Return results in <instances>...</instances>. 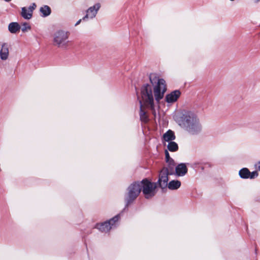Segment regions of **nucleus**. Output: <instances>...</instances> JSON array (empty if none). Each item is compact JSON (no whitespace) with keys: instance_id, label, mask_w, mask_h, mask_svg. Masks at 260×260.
Listing matches in <instances>:
<instances>
[{"instance_id":"obj_1","label":"nucleus","mask_w":260,"mask_h":260,"mask_svg":"<svg viewBox=\"0 0 260 260\" xmlns=\"http://www.w3.org/2000/svg\"><path fill=\"white\" fill-rule=\"evenodd\" d=\"M150 81L153 86V94L152 87L148 84H145L141 88V100L140 101L141 120L145 123L149 120L146 112L144 110V107L150 108L153 111V114L155 116L154 111V99L158 104L164 96L167 91L165 81L160 78L155 73H152L149 76Z\"/></svg>"},{"instance_id":"obj_2","label":"nucleus","mask_w":260,"mask_h":260,"mask_svg":"<svg viewBox=\"0 0 260 260\" xmlns=\"http://www.w3.org/2000/svg\"><path fill=\"white\" fill-rule=\"evenodd\" d=\"M182 118L183 125L189 133L194 134L201 131V126L199 119L194 113L186 112L183 115Z\"/></svg>"},{"instance_id":"obj_3","label":"nucleus","mask_w":260,"mask_h":260,"mask_svg":"<svg viewBox=\"0 0 260 260\" xmlns=\"http://www.w3.org/2000/svg\"><path fill=\"white\" fill-rule=\"evenodd\" d=\"M139 183L141 184V190L147 199H150L156 194V183H152L147 179H144Z\"/></svg>"},{"instance_id":"obj_4","label":"nucleus","mask_w":260,"mask_h":260,"mask_svg":"<svg viewBox=\"0 0 260 260\" xmlns=\"http://www.w3.org/2000/svg\"><path fill=\"white\" fill-rule=\"evenodd\" d=\"M69 34L64 30H59L56 32L53 36V43L59 48H65L68 46V41Z\"/></svg>"},{"instance_id":"obj_5","label":"nucleus","mask_w":260,"mask_h":260,"mask_svg":"<svg viewBox=\"0 0 260 260\" xmlns=\"http://www.w3.org/2000/svg\"><path fill=\"white\" fill-rule=\"evenodd\" d=\"M127 194L125 198L127 205L134 201L141 191V184L135 182L131 184L127 188Z\"/></svg>"},{"instance_id":"obj_6","label":"nucleus","mask_w":260,"mask_h":260,"mask_svg":"<svg viewBox=\"0 0 260 260\" xmlns=\"http://www.w3.org/2000/svg\"><path fill=\"white\" fill-rule=\"evenodd\" d=\"M173 174L167 167H164L159 172L158 183L161 188L167 186L169 180L168 176Z\"/></svg>"},{"instance_id":"obj_7","label":"nucleus","mask_w":260,"mask_h":260,"mask_svg":"<svg viewBox=\"0 0 260 260\" xmlns=\"http://www.w3.org/2000/svg\"><path fill=\"white\" fill-rule=\"evenodd\" d=\"M119 219V215H116L113 218L109 220L108 221H106L105 222L102 223L100 224V230L102 232H109L110 229L113 228L116 222L118 221Z\"/></svg>"},{"instance_id":"obj_8","label":"nucleus","mask_w":260,"mask_h":260,"mask_svg":"<svg viewBox=\"0 0 260 260\" xmlns=\"http://www.w3.org/2000/svg\"><path fill=\"white\" fill-rule=\"evenodd\" d=\"M181 94V92L178 90H174L166 95L165 100L169 104L173 103L177 101Z\"/></svg>"},{"instance_id":"obj_9","label":"nucleus","mask_w":260,"mask_h":260,"mask_svg":"<svg viewBox=\"0 0 260 260\" xmlns=\"http://www.w3.org/2000/svg\"><path fill=\"white\" fill-rule=\"evenodd\" d=\"M36 7V4L33 3L32 5L28 8L27 14H26V12L27 11V9L25 7L22 8L21 13V16L26 19H30L32 17V12Z\"/></svg>"},{"instance_id":"obj_10","label":"nucleus","mask_w":260,"mask_h":260,"mask_svg":"<svg viewBox=\"0 0 260 260\" xmlns=\"http://www.w3.org/2000/svg\"><path fill=\"white\" fill-rule=\"evenodd\" d=\"M187 170L185 164L181 163L176 166L175 174L178 176H183L187 173Z\"/></svg>"},{"instance_id":"obj_11","label":"nucleus","mask_w":260,"mask_h":260,"mask_svg":"<svg viewBox=\"0 0 260 260\" xmlns=\"http://www.w3.org/2000/svg\"><path fill=\"white\" fill-rule=\"evenodd\" d=\"M163 139L165 145H166V142L169 143L170 142L173 141V140L175 139L174 133L171 130L168 131L166 133L164 134Z\"/></svg>"},{"instance_id":"obj_12","label":"nucleus","mask_w":260,"mask_h":260,"mask_svg":"<svg viewBox=\"0 0 260 260\" xmlns=\"http://www.w3.org/2000/svg\"><path fill=\"white\" fill-rule=\"evenodd\" d=\"M9 55V48L7 44H3L0 51V57L2 60H6Z\"/></svg>"},{"instance_id":"obj_13","label":"nucleus","mask_w":260,"mask_h":260,"mask_svg":"<svg viewBox=\"0 0 260 260\" xmlns=\"http://www.w3.org/2000/svg\"><path fill=\"white\" fill-rule=\"evenodd\" d=\"M97 11L95 7H90L87 11L86 15L83 18V20H85L87 18H92L94 17L96 14Z\"/></svg>"},{"instance_id":"obj_14","label":"nucleus","mask_w":260,"mask_h":260,"mask_svg":"<svg viewBox=\"0 0 260 260\" xmlns=\"http://www.w3.org/2000/svg\"><path fill=\"white\" fill-rule=\"evenodd\" d=\"M181 186V182L179 180H172L169 183L167 186L171 190H176L179 188Z\"/></svg>"},{"instance_id":"obj_15","label":"nucleus","mask_w":260,"mask_h":260,"mask_svg":"<svg viewBox=\"0 0 260 260\" xmlns=\"http://www.w3.org/2000/svg\"><path fill=\"white\" fill-rule=\"evenodd\" d=\"M8 28L11 33L15 34L19 30L20 27L18 23L12 22L9 24Z\"/></svg>"},{"instance_id":"obj_16","label":"nucleus","mask_w":260,"mask_h":260,"mask_svg":"<svg viewBox=\"0 0 260 260\" xmlns=\"http://www.w3.org/2000/svg\"><path fill=\"white\" fill-rule=\"evenodd\" d=\"M239 174L242 178L247 179L250 176V171L247 168H243L239 171Z\"/></svg>"},{"instance_id":"obj_17","label":"nucleus","mask_w":260,"mask_h":260,"mask_svg":"<svg viewBox=\"0 0 260 260\" xmlns=\"http://www.w3.org/2000/svg\"><path fill=\"white\" fill-rule=\"evenodd\" d=\"M167 148L169 151L172 152H175L178 150V146L176 142L172 141L168 143L167 145Z\"/></svg>"},{"instance_id":"obj_18","label":"nucleus","mask_w":260,"mask_h":260,"mask_svg":"<svg viewBox=\"0 0 260 260\" xmlns=\"http://www.w3.org/2000/svg\"><path fill=\"white\" fill-rule=\"evenodd\" d=\"M40 12L43 14L44 17L49 15L51 13V9L48 6H44L40 8Z\"/></svg>"},{"instance_id":"obj_19","label":"nucleus","mask_w":260,"mask_h":260,"mask_svg":"<svg viewBox=\"0 0 260 260\" xmlns=\"http://www.w3.org/2000/svg\"><path fill=\"white\" fill-rule=\"evenodd\" d=\"M169 167L168 168L169 170H171L172 172H173V167L175 166V162L174 160L171 158L169 159V161H166Z\"/></svg>"},{"instance_id":"obj_20","label":"nucleus","mask_w":260,"mask_h":260,"mask_svg":"<svg viewBox=\"0 0 260 260\" xmlns=\"http://www.w3.org/2000/svg\"><path fill=\"white\" fill-rule=\"evenodd\" d=\"M31 28L30 26L27 23H24L22 24V26L21 28V30L23 32H25L27 31L28 30H30Z\"/></svg>"},{"instance_id":"obj_21","label":"nucleus","mask_w":260,"mask_h":260,"mask_svg":"<svg viewBox=\"0 0 260 260\" xmlns=\"http://www.w3.org/2000/svg\"><path fill=\"white\" fill-rule=\"evenodd\" d=\"M258 173L257 171H254V172H252L251 173L250 172V176L249 177V178H250V179H253L256 177L258 176Z\"/></svg>"},{"instance_id":"obj_22","label":"nucleus","mask_w":260,"mask_h":260,"mask_svg":"<svg viewBox=\"0 0 260 260\" xmlns=\"http://www.w3.org/2000/svg\"><path fill=\"white\" fill-rule=\"evenodd\" d=\"M165 157H166V161H169V159L171 158L169 155V153L167 150L165 151Z\"/></svg>"},{"instance_id":"obj_23","label":"nucleus","mask_w":260,"mask_h":260,"mask_svg":"<svg viewBox=\"0 0 260 260\" xmlns=\"http://www.w3.org/2000/svg\"><path fill=\"white\" fill-rule=\"evenodd\" d=\"M255 167L258 171H260V161L258 162L255 165Z\"/></svg>"},{"instance_id":"obj_24","label":"nucleus","mask_w":260,"mask_h":260,"mask_svg":"<svg viewBox=\"0 0 260 260\" xmlns=\"http://www.w3.org/2000/svg\"><path fill=\"white\" fill-rule=\"evenodd\" d=\"M81 19H80L79 20H78L77 21V22L75 24V25L77 26V25L79 24L81 22Z\"/></svg>"},{"instance_id":"obj_25","label":"nucleus","mask_w":260,"mask_h":260,"mask_svg":"<svg viewBox=\"0 0 260 260\" xmlns=\"http://www.w3.org/2000/svg\"><path fill=\"white\" fill-rule=\"evenodd\" d=\"M254 3H257L259 2L260 0H253Z\"/></svg>"},{"instance_id":"obj_26","label":"nucleus","mask_w":260,"mask_h":260,"mask_svg":"<svg viewBox=\"0 0 260 260\" xmlns=\"http://www.w3.org/2000/svg\"><path fill=\"white\" fill-rule=\"evenodd\" d=\"M28 9L27 10V11H26V14H27V13H28Z\"/></svg>"}]
</instances>
